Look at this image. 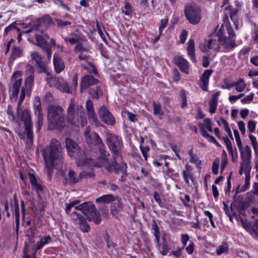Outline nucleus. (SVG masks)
Segmentation results:
<instances>
[{"label": "nucleus", "instance_id": "5701e85b", "mask_svg": "<svg viewBox=\"0 0 258 258\" xmlns=\"http://www.w3.org/2000/svg\"><path fill=\"white\" fill-rule=\"evenodd\" d=\"M56 88L63 92L72 93V91L69 88L68 83L62 77H57V83L56 85Z\"/></svg>", "mask_w": 258, "mask_h": 258}, {"label": "nucleus", "instance_id": "3c124183", "mask_svg": "<svg viewBox=\"0 0 258 258\" xmlns=\"http://www.w3.org/2000/svg\"><path fill=\"white\" fill-rule=\"evenodd\" d=\"M14 29H16L17 30L19 31V29L16 27V26H15V24L14 23L11 24L5 29L4 34L7 35L9 32Z\"/></svg>", "mask_w": 258, "mask_h": 258}, {"label": "nucleus", "instance_id": "bf43d9fd", "mask_svg": "<svg viewBox=\"0 0 258 258\" xmlns=\"http://www.w3.org/2000/svg\"><path fill=\"white\" fill-rule=\"evenodd\" d=\"M212 171L213 173L216 175L218 173V169H219V160H215L213 163L212 165Z\"/></svg>", "mask_w": 258, "mask_h": 258}, {"label": "nucleus", "instance_id": "cd10ccee", "mask_svg": "<svg viewBox=\"0 0 258 258\" xmlns=\"http://www.w3.org/2000/svg\"><path fill=\"white\" fill-rule=\"evenodd\" d=\"M187 51L188 55L190 56L191 60L196 62L195 58V41L193 39H190L187 43Z\"/></svg>", "mask_w": 258, "mask_h": 258}, {"label": "nucleus", "instance_id": "c85d7f7f", "mask_svg": "<svg viewBox=\"0 0 258 258\" xmlns=\"http://www.w3.org/2000/svg\"><path fill=\"white\" fill-rule=\"evenodd\" d=\"M185 169L183 170L182 171V175H183V177L185 182L187 184H189V179H191L192 178V168L190 165L186 164L185 166Z\"/></svg>", "mask_w": 258, "mask_h": 258}, {"label": "nucleus", "instance_id": "c756f323", "mask_svg": "<svg viewBox=\"0 0 258 258\" xmlns=\"http://www.w3.org/2000/svg\"><path fill=\"white\" fill-rule=\"evenodd\" d=\"M115 200V197L112 195H105L96 199L97 203L109 204Z\"/></svg>", "mask_w": 258, "mask_h": 258}, {"label": "nucleus", "instance_id": "ddd939ff", "mask_svg": "<svg viewBox=\"0 0 258 258\" xmlns=\"http://www.w3.org/2000/svg\"><path fill=\"white\" fill-rule=\"evenodd\" d=\"M199 47L201 50L204 52H207L209 50L218 51L221 48L219 39L217 40L214 38H210L207 42L201 43Z\"/></svg>", "mask_w": 258, "mask_h": 258}, {"label": "nucleus", "instance_id": "7c9ffc66", "mask_svg": "<svg viewBox=\"0 0 258 258\" xmlns=\"http://www.w3.org/2000/svg\"><path fill=\"white\" fill-rule=\"evenodd\" d=\"M65 42H69L73 45L75 43H78L81 41L79 36L75 33H71L68 37L64 38Z\"/></svg>", "mask_w": 258, "mask_h": 258}, {"label": "nucleus", "instance_id": "603ef678", "mask_svg": "<svg viewBox=\"0 0 258 258\" xmlns=\"http://www.w3.org/2000/svg\"><path fill=\"white\" fill-rule=\"evenodd\" d=\"M254 94L250 93L249 95H247L246 97L243 98L241 100V102L242 104H245L248 102H250L253 99Z\"/></svg>", "mask_w": 258, "mask_h": 258}, {"label": "nucleus", "instance_id": "a878e982", "mask_svg": "<svg viewBox=\"0 0 258 258\" xmlns=\"http://www.w3.org/2000/svg\"><path fill=\"white\" fill-rule=\"evenodd\" d=\"M241 223L243 227L254 238H256V235L257 234L258 231L254 229L253 226V223L252 225L249 222L241 220Z\"/></svg>", "mask_w": 258, "mask_h": 258}, {"label": "nucleus", "instance_id": "e2e57ef3", "mask_svg": "<svg viewBox=\"0 0 258 258\" xmlns=\"http://www.w3.org/2000/svg\"><path fill=\"white\" fill-rule=\"evenodd\" d=\"M80 54L79 55V59L81 60H86L88 58V57L90 56V53L91 52H79Z\"/></svg>", "mask_w": 258, "mask_h": 258}, {"label": "nucleus", "instance_id": "ea45409f", "mask_svg": "<svg viewBox=\"0 0 258 258\" xmlns=\"http://www.w3.org/2000/svg\"><path fill=\"white\" fill-rule=\"evenodd\" d=\"M225 23L226 30L228 34V37L235 39L236 35L231 25L228 22H225Z\"/></svg>", "mask_w": 258, "mask_h": 258}, {"label": "nucleus", "instance_id": "8fccbe9b", "mask_svg": "<svg viewBox=\"0 0 258 258\" xmlns=\"http://www.w3.org/2000/svg\"><path fill=\"white\" fill-rule=\"evenodd\" d=\"M78 75L76 73L75 74L72 80V88L71 90H74L75 91L77 89V87L78 86ZM72 91V90H71Z\"/></svg>", "mask_w": 258, "mask_h": 258}, {"label": "nucleus", "instance_id": "c03bdc74", "mask_svg": "<svg viewBox=\"0 0 258 258\" xmlns=\"http://www.w3.org/2000/svg\"><path fill=\"white\" fill-rule=\"evenodd\" d=\"M230 17L235 24L236 29L238 28L237 23L238 22V18L237 16V10H232L230 13Z\"/></svg>", "mask_w": 258, "mask_h": 258}, {"label": "nucleus", "instance_id": "338daca9", "mask_svg": "<svg viewBox=\"0 0 258 258\" xmlns=\"http://www.w3.org/2000/svg\"><path fill=\"white\" fill-rule=\"evenodd\" d=\"M223 140L225 142L228 151L233 148L231 141L227 137H224Z\"/></svg>", "mask_w": 258, "mask_h": 258}, {"label": "nucleus", "instance_id": "dca6fc26", "mask_svg": "<svg viewBox=\"0 0 258 258\" xmlns=\"http://www.w3.org/2000/svg\"><path fill=\"white\" fill-rule=\"evenodd\" d=\"M212 73L213 71L212 70H207L201 77L199 85L203 91H207L208 90L209 78Z\"/></svg>", "mask_w": 258, "mask_h": 258}, {"label": "nucleus", "instance_id": "393cba45", "mask_svg": "<svg viewBox=\"0 0 258 258\" xmlns=\"http://www.w3.org/2000/svg\"><path fill=\"white\" fill-rule=\"evenodd\" d=\"M91 46L85 39H82L76 45L74 51L75 52H90Z\"/></svg>", "mask_w": 258, "mask_h": 258}, {"label": "nucleus", "instance_id": "79ce46f5", "mask_svg": "<svg viewBox=\"0 0 258 258\" xmlns=\"http://www.w3.org/2000/svg\"><path fill=\"white\" fill-rule=\"evenodd\" d=\"M225 23L221 25L219 29L218 30L217 32V36L218 37V39L219 40L221 39V38H223L225 36Z\"/></svg>", "mask_w": 258, "mask_h": 258}, {"label": "nucleus", "instance_id": "13d9d810", "mask_svg": "<svg viewBox=\"0 0 258 258\" xmlns=\"http://www.w3.org/2000/svg\"><path fill=\"white\" fill-rule=\"evenodd\" d=\"M199 126L200 128V130H201V132L202 133V135L204 137L208 138L209 137V136H210V135L206 131L205 128L204 127V124H203L202 123H199Z\"/></svg>", "mask_w": 258, "mask_h": 258}, {"label": "nucleus", "instance_id": "4c0bfd02", "mask_svg": "<svg viewBox=\"0 0 258 258\" xmlns=\"http://www.w3.org/2000/svg\"><path fill=\"white\" fill-rule=\"evenodd\" d=\"M153 110L154 114L155 115L159 117H161L163 115V112L161 110V106L160 104L153 102Z\"/></svg>", "mask_w": 258, "mask_h": 258}, {"label": "nucleus", "instance_id": "6e6552de", "mask_svg": "<svg viewBox=\"0 0 258 258\" xmlns=\"http://www.w3.org/2000/svg\"><path fill=\"white\" fill-rule=\"evenodd\" d=\"M240 152L241 161L239 170V174L242 175L243 171H249L250 167V160L251 157V150L250 147L246 145L243 147L242 144L237 146Z\"/></svg>", "mask_w": 258, "mask_h": 258}, {"label": "nucleus", "instance_id": "7ed1b4c3", "mask_svg": "<svg viewBox=\"0 0 258 258\" xmlns=\"http://www.w3.org/2000/svg\"><path fill=\"white\" fill-rule=\"evenodd\" d=\"M29 92H27V90L24 87H22L18 103L17 113L19 117L24 122L25 132L27 136V142L29 144H31L33 141V133L30 114L27 110H25L22 111L21 108L26 93L28 94Z\"/></svg>", "mask_w": 258, "mask_h": 258}, {"label": "nucleus", "instance_id": "6ab92c4d", "mask_svg": "<svg viewBox=\"0 0 258 258\" xmlns=\"http://www.w3.org/2000/svg\"><path fill=\"white\" fill-rule=\"evenodd\" d=\"M98 83V80L95 79L93 76L87 75H85L82 79L80 90L81 92L88 88L90 86L95 85Z\"/></svg>", "mask_w": 258, "mask_h": 258}, {"label": "nucleus", "instance_id": "2f4dec72", "mask_svg": "<svg viewBox=\"0 0 258 258\" xmlns=\"http://www.w3.org/2000/svg\"><path fill=\"white\" fill-rule=\"evenodd\" d=\"M232 86H234L237 92H240L245 89L246 84L244 83L243 79H240L237 81L233 82Z\"/></svg>", "mask_w": 258, "mask_h": 258}, {"label": "nucleus", "instance_id": "6e6d98bb", "mask_svg": "<svg viewBox=\"0 0 258 258\" xmlns=\"http://www.w3.org/2000/svg\"><path fill=\"white\" fill-rule=\"evenodd\" d=\"M204 121L205 122V124H204V126H205V127L208 130V131L212 132V123L210 119L206 118L204 120Z\"/></svg>", "mask_w": 258, "mask_h": 258}, {"label": "nucleus", "instance_id": "de8ad7c7", "mask_svg": "<svg viewBox=\"0 0 258 258\" xmlns=\"http://www.w3.org/2000/svg\"><path fill=\"white\" fill-rule=\"evenodd\" d=\"M46 80L47 83L50 87L56 88V85L57 83V78L49 77L47 78Z\"/></svg>", "mask_w": 258, "mask_h": 258}, {"label": "nucleus", "instance_id": "39448f33", "mask_svg": "<svg viewBox=\"0 0 258 258\" xmlns=\"http://www.w3.org/2000/svg\"><path fill=\"white\" fill-rule=\"evenodd\" d=\"M66 146L69 156H75L78 166H87L90 168L95 166V162L90 158H86L85 152L80 150L77 143L70 138L66 139Z\"/></svg>", "mask_w": 258, "mask_h": 258}, {"label": "nucleus", "instance_id": "2eb2a0df", "mask_svg": "<svg viewBox=\"0 0 258 258\" xmlns=\"http://www.w3.org/2000/svg\"><path fill=\"white\" fill-rule=\"evenodd\" d=\"M221 48L225 52H228L233 49L236 46L235 39L225 37L219 40Z\"/></svg>", "mask_w": 258, "mask_h": 258}, {"label": "nucleus", "instance_id": "1a4fd4ad", "mask_svg": "<svg viewBox=\"0 0 258 258\" xmlns=\"http://www.w3.org/2000/svg\"><path fill=\"white\" fill-rule=\"evenodd\" d=\"M184 14L189 23L192 25L199 23L202 18V12L200 7L195 4L186 5Z\"/></svg>", "mask_w": 258, "mask_h": 258}, {"label": "nucleus", "instance_id": "72a5a7b5", "mask_svg": "<svg viewBox=\"0 0 258 258\" xmlns=\"http://www.w3.org/2000/svg\"><path fill=\"white\" fill-rule=\"evenodd\" d=\"M34 81V74H32L28 76L25 81V86H23L27 90V92H30L31 88Z\"/></svg>", "mask_w": 258, "mask_h": 258}, {"label": "nucleus", "instance_id": "9b49d317", "mask_svg": "<svg viewBox=\"0 0 258 258\" xmlns=\"http://www.w3.org/2000/svg\"><path fill=\"white\" fill-rule=\"evenodd\" d=\"M36 43L35 45L42 48L43 52L47 54L48 60H50L51 57L52 51L51 47L48 44L49 36L47 34H35Z\"/></svg>", "mask_w": 258, "mask_h": 258}, {"label": "nucleus", "instance_id": "bb28decb", "mask_svg": "<svg viewBox=\"0 0 258 258\" xmlns=\"http://www.w3.org/2000/svg\"><path fill=\"white\" fill-rule=\"evenodd\" d=\"M12 209L14 211V216L15 218L16 225H19L20 222V213L18 200L17 198L16 195L14 196V203L12 206Z\"/></svg>", "mask_w": 258, "mask_h": 258}, {"label": "nucleus", "instance_id": "37998d69", "mask_svg": "<svg viewBox=\"0 0 258 258\" xmlns=\"http://www.w3.org/2000/svg\"><path fill=\"white\" fill-rule=\"evenodd\" d=\"M249 138L251 142L255 154L256 155H257V154H258V143L257 142L256 139L254 136H253L252 135H250L249 136Z\"/></svg>", "mask_w": 258, "mask_h": 258}, {"label": "nucleus", "instance_id": "b1692460", "mask_svg": "<svg viewBox=\"0 0 258 258\" xmlns=\"http://www.w3.org/2000/svg\"><path fill=\"white\" fill-rule=\"evenodd\" d=\"M220 92H217L212 95L211 99L209 102L210 113L213 114L216 112L218 106V99L220 96Z\"/></svg>", "mask_w": 258, "mask_h": 258}, {"label": "nucleus", "instance_id": "20e7f679", "mask_svg": "<svg viewBox=\"0 0 258 258\" xmlns=\"http://www.w3.org/2000/svg\"><path fill=\"white\" fill-rule=\"evenodd\" d=\"M67 119L69 122L76 126H84L87 124L85 112L82 105L77 104L71 99L67 111Z\"/></svg>", "mask_w": 258, "mask_h": 258}, {"label": "nucleus", "instance_id": "412c9836", "mask_svg": "<svg viewBox=\"0 0 258 258\" xmlns=\"http://www.w3.org/2000/svg\"><path fill=\"white\" fill-rule=\"evenodd\" d=\"M174 62L179 67L181 71L186 74H188L189 63L185 59L179 56L175 57L174 58Z\"/></svg>", "mask_w": 258, "mask_h": 258}, {"label": "nucleus", "instance_id": "0e129e2a", "mask_svg": "<svg viewBox=\"0 0 258 258\" xmlns=\"http://www.w3.org/2000/svg\"><path fill=\"white\" fill-rule=\"evenodd\" d=\"M238 125L241 133L244 135L245 133V123L242 121L238 122Z\"/></svg>", "mask_w": 258, "mask_h": 258}, {"label": "nucleus", "instance_id": "4d7b16f0", "mask_svg": "<svg viewBox=\"0 0 258 258\" xmlns=\"http://www.w3.org/2000/svg\"><path fill=\"white\" fill-rule=\"evenodd\" d=\"M256 122L255 121H249L248 122L247 128L249 132H254L255 129Z\"/></svg>", "mask_w": 258, "mask_h": 258}, {"label": "nucleus", "instance_id": "9d476101", "mask_svg": "<svg viewBox=\"0 0 258 258\" xmlns=\"http://www.w3.org/2000/svg\"><path fill=\"white\" fill-rule=\"evenodd\" d=\"M22 78L20 72H15L12 76L9 91L11 94V98L16 100L22 85Z\"/></svg>", "mask_w": 258, "mask_h": 258}, {"label": "nucleus", "instance_id": "a211bd4d", "mask_svg": "<svg viewBox=\"0 0 258 258\" xmlns=\"http://www.w3.org/2000/svg\"><path fill=\"white\" fill-rule=\"evenodd\" d=\"M86 109L89 121L92 123H96L98 122V119L95 114L93 103L91 100H88L86 101Z\"/></svg>", "mask_w": 258, "mask_h": 258}, {"label": "nucleus", "instance_id": "f8f14e48", "mask_svg": "<svg viewBox=\"0 0 258 258\" xmlns=\"http://www.w3.org/2000/svg\"><path fill=\"white\" fill-rule=\"evenodd\" d=\"M98 113L100 119L104 123L110 125L115 123V118L104 105L100 107Z\"/></svg>", "mask_w": 258, "mask_h": 258}, {"label": "nucleus", "instance_id": "58836bf2", "mask_svg": "<svg viewBox=\"0 0 258 258\" xmlns=\"http://www.w3.org/2000/svg\"><path fill=\"white\" fill-rule=\"evenodd\" d=\"M189 162L191 163L195 164L197 168L199 169L201 168L202 161L200 159L199 156L197 154L190 158Z\"/></svg>", "mask_w": 258, "mask_h": 258}, {"label": "nucleus", "instance_id": "f3484780", "mask_svg": "<svg viewBox=\"0 0 258 258\" xmlns=\"http://www.w3.org/2000/svg\"><path fill=\"white\" fill-rule=\"evenodd\" d=\"M52 21V18L48 15H46L42 17L40 19H38L36 23L33 25L30 29L24 31L23 32V33H29L31 32L37 30L40 27V25L42 23L46 24L49 25L51 23Z\"/></svg>", "mask_w": 258, "mask_h": 258}, {"label": "nucleus", "instance_id": "a19ab883", "mask_svg": "<svg viewBox=\"0 0 258 258\" xmlns=\"http://www.w3.org/2000/svg\"><path fill=\"white\" fill-rule=\"evenodd\" d=\"M133 12V9L132 5L128 3H126L124 7V10H122L123 13L128 16H131Z\"/></svg>", "mask_w": 258, "mask_h": 258}, {"label": "nucleus", "instance_id": "a18cd8bd", "mask_svg": "<svg viewBox=\"0 0 258 258\" xmlns=\"http://www.w3.org/2000/svg\"><path fill=\"white\" fill-rule=\"evenodd\" d=\"M229 154L231 156V159L232 162H236L238 160V152L236 149L233 150V148L228 151Z\"/></svg>", "mask_w": 258, "mask_h": 258}, {"label": "nucleus", "instance_id": "49530a36", "mask_svg": "<svg viewBox=\"0 0 258 258\" xmlns=\"http://www.w3.org/2000/svg\"><path fill=\"white\" fill-rule=\"evenodd\" d=\"M168 22V19L164 18L160 20V25L159 27V32L162 35L163 30L166 27Z\"/></svg>", "mask_w": 258, "mask_h": 258}, {"label": "nucleus", "instance_id": "680f3d73", "mask_svg": "<svg viewBox=\"0 0 258 258\" xmlns=\"http://www.w3.org/2000/svg\"><path fill=\"white\" fill-rule=\"evenodd\" d=\"M233 132L237 146H238L241 145L242 142L241 141L238 132L237 130H234Z\"/></svg>", "mask_w": 258, "mask_h": 258}, {"label": "nucleus", "instance_id": "774afa93", "mask_svg": "<svg viewBox=\"0 0 258 258\" xmlns=\"http://www.w3.org/2000/svg\"><path fill=\"white\" fill-rule=\"evenodd\" d=\"M252 193L256 196H258V182H255L252 185Z\"/></svg>", "mask_w": 258, "mask_h": 258}, {"label": "nucleus", "instance_id": "5fc2aeb1", "mask_svg": "<svg viewBox=\"0 0 258 258\" xmlns=\"http://www.w3.org/2000/svg\"><path fill=\"white\" fill-rule=\"evenodd\" d=\"M195 244L192 241H190L188 245L185 246V250L187 253L189 254H191L193 253L194 250Z\"/></svg>", "mask_w": 258, "mask_h": 258}, {"label": "nucleus", "instance_id": "4be33fe9", "mask_svg": "<svg viewBox=\"0 0 258 258\" xmlns=\"http://www.w3.org/2000/svg\"><path fill=\"white\" fill-rule=\"evenodd\" d=\"M30 55L32 59L35 61L40 71L44 72L46 71V66L42 61V57L39 53L36 51H32L30 52Z\"/></svg>", "mask_w": 258, "mask_h": 258}, {"label": "nucleus", "instance_id": "0eeeda50", "mask_svg": "<svg viewBox=\"0 0 258 258\" xmlns=\"http://www.w3.org/2000/svg\"><path fill=\"white\" fill-rule=\"evenodd\" d=\"M75 209L81 211L90 221L99 224L101 221L100 213L97 211L94 204L90 203H84L76 206Z\"/></svg>", "mask_w": 258, "mask_h": 258}, {"label": "nucleus", "instance_id": "052dcab7", "mask_svg": "<svg viewBox=\"0 0 258 258\" xmlns=\"http://www.w3.org/2000/svg\"><path fill=\"white\" fill-rule=\"evenodd\" d=\"M56 22L59 27H64L71 24V22L69 21H63L60 19L56 20Z\"/></svg>", "mask_w": 258, "mask_h": 258}, {"label": "nucleus", "instance_id": "09e8293b", "mask_svg": "<svg viewBox=\"0 0 258 258\" xmlns=\"http://www.w3.org/2000/svg\"><path fill=\"white\" fill-rule=\"evenodd\" d=\"M189 240V237L187 234H182L181 235V241L182 244V247L183 249L187 245V242Z\"/></svg>", "mask_w": 258, "mask_h": 258}, {"label": "nucleus", "instance_id": "423d86ee", "mask_svg": "<svg viewBox=\"0 0 258 258\" xmlns=\"http://www.w3.org/2000/svg\"><path fill=\"white\" fill-rule=\"evenodd\" d=\"M48 127L61 130L64 126L63 109L60 106H51L48 108Z\"/></svg>", "mask_w": 258, "mask_h": 258}, {"label": "nucleus", "instance_id": "473e14b6", "mask_svg": "<svg viewBox=\"0 0 258 258\" xmlns=\"http://www.w3.org/2000/svg\"><path fill=\"white\" fill-rule=\"evenodd\" d=\"M68 175L70 182L73 184L78 182L79 179L84 176L83 173H81L79 176H78L73 170H70L69 172Z\"/></svg>", "mask_w": 258, "mask_h": 258}, {"label": "nucleus", "instance_id": "f257e3e1", "mask_svg": "<svg viewBox=\"0 0 258 258\" xmlns=\"http://www.w3.org/2000/svg\"><path fill=\"white\" fill-rule=\"evenodd\" d=\"M86 141L88 144H95L100 147L101 156L98 157L95 163V166L98 167H104L109 172H114L119 173L120 171L122 173V178L126 173L127 165L124 162H121L120 167H118L116 159L119 157L122 158L121 155V150L123 147V143L120 138L112 134H107L106 141L110 150L113 154V159L109 160L106 152L102 148V142L98 135L93 132H91L88 127L85 132Z\"/></svg>", "mask_w": 258, "mask_h": 258}, {"label": "nucleus", "instance_id": "69168bd1", "mask_svg": "<svg viewBox=\"0 0 258 258\" xmlns=\"http://www.w3.org/2000/svg\"><path fill=\"white\" fill-rule=\"evenodd\" d=\"M183 248H179L176 250H173L171 251L172 254L174 255L175 257H178L180 256L182 253Z\"/></svg>", "mask_w": 258, "mask_h": 258}, {"label": "nucleus", "instance_id": "f704fd0d", "mask_svg": "<svg viewBox=\"0 0 258 258\" xmlns=\"http://www.w3.org/2000/svg\"><path fill=\"white\" fill-rule=\"evenodd\" d=\"M23 49L19 47H14L12 48L11 58L13 60L23 55Z\"/></svg>", "mask_w": 258, "mask_h": 258}, {"label": "nucleus", "instance_id": "864d4df0", "mask_svg": "<svg viewBox=\"0 0 258 258\" xmlns=\"http://www.w3.org/2000/svg\"><path fill=\"white\" fill-rule=\"evenodd\" d=\"M187 35V32L185 30H182L180 35V40L179 42L180 43H184L186 39Z\"/></svg>", "mask_w": 258, "mask_h": 258}, {"label": "nucleus", "instance_id": "f03ea898", "mask_svg": "<svg viewBox=\"0 0 258 258\" xmlns=\"http://www.w3.org/2000/svg\"><path fill=\"white\" fill-rule=\"evenodd\" d=\"M42 155L48 175L50 176L55 163L61 164L63 162L62 148L60 142L55 139H52L49 145L43 150Z\"/></svg>", "mask_w": 258, "mask_h": 258}, {"label": "nucleus", "instance_id": "4468645a", "mask_svg": "<svg viewBox=\"0 0 258 258\" xmlns=\"http://www.w3.org/2000/svg\"><path fill=\"white\" fill-rule=\"evenodd\" d=\"M72 216L75 223L79 226V228L82 231L88 232L90 231V227L86 219L82 215L77 212H74Z\"/></svg>", "mask_w": 258, "mask_h": 258}, {"label": "nucleus", "instance_id": "aec40b11", "mask_svg": "<svg viewBox=\"0 0 258 258\" xmlns=\"http://www.w3.org/2000/svg\"><path fill=\"white\" fill-rule=\"evenodd\" d=\"M53 64L55 72L58 74L65 68V65L63 60L58 53H55L53 57Z\"/></svg>", "mask_w": 258, "mask_h": 258}, {"label": "nucleus", "instance_id": "e433bc0d", "mask_svg": "<svg viewBox=\"0 0 258 258\" xmlns=\"http://www.w3.org/2000/svg\"><path fill=\"white\" fill-rule=\"evenodd\" d=\"M228 245L227 243H222L216 249V253L218 255H221L227 253L228 251Z\"/></svg>", "mask_w": 258, "mask_h": 258}, {"label": "nucleus", "instance_id": "c9c22d12", "mask_svg": "<svg viewBox=\"0 0 258 258\" xmlns=\"http://www.w3.org/2000/svg\"><path fill=\"white\" fill-rule=\"evenodd\" d=\"M34 113L35 114H39L41 113V104L40 100L39 98L36 97L35 98V101L34 103Z\"/></svg>", "mask_w": 258, "mask_h": 258}]
</instances>
